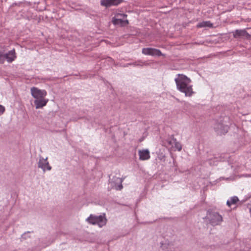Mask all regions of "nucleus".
I'll use <instances>...</instances> for the list:
<instances>
[{"mask_svg": "<svg viewBox=\"0 0 251 251\" xmlns=\"http://www.w3.org/2000/svg\"><path fill=\"white\" fill-rule=\"evenodd\" d=\"M176 89L185 94L187 97H192L195 94L193 85L191 84V80L183 74H177L175 79Z\"/></svg>", "mask_w": 251, "mask_h": 251, "instance_id": "f257e3e1", "label": "nucleus"}, {"mask_svg": "<svg viewBox=\"0 0 251 251\" xmlns=\"http://www.w3.org/2000/svg\"><path fill=\"white\" fill-rule=\"evenodd\" d=\"M86 221L90 224L97 225L100 227H101L106 225L107 219L105 214L99 216L91 214L86 219Z\"/></svg>", "mask_w": 251, "mask_h": 251, "instance_id": "f03ea898", "label": "nucleus"}, {"mask_svg": "<svg viewBox=\"0 0 251 251\" xmlns=\"http://www.w3.org/2000/svg\"><path fill=\"white\" fill-rule=\"evenodd\" d=\"M207 217L211 225L215 226L219 225L223 221V218L219 213L215 212H209Z\"/></svg>", "mask_w": 251, "mask_h": 251, "instance_id": "7ed1b4c3", "label": "nucleus"}, {"mask_svg": "<svg viewBox=\"0 0 251 251\" xmlns=\"http://www.w3.org/2000/svg\"><path fill=\"white\" fill-rule=\"evenodd\" d=\"M225 122L220 121L215 124L214 128L218 134H225L227 132L229 127L227 125L225 124Z\"/></svg>", "mask_w": 251, "mask_h": 251, "instance_id": "20e7f679", "label": "nucleus"}, {"mask_svg": "<svg viewBox=\"0 0 251 251\" xmlns=\"http://www.w3.org/2000/svg\"><path fill=\"white\" fill-rule=\"evenodd\" d=\"M30 91L31 96L35 100L45 97L47 95V92L46 90H41L35 87H32Z\"/></svg>", "mask_w": 251, "mask_h": 251, "instance_id": "39448f33", "label": "nucleus"}, {"mask_svg": "<svg viewBox=\"0 0 251 251\" xmlns=\"http://www.w3.org/2000/svg\"><path fill=\"white\" fill-rule=\"evenodd\" d=\"M2 57L3 58V63L5 60L8 63L12 62L17 58L15 49H13L6 53H3L2 52Z\"/></svg>", "mask_w": 251, "mask_h": 251, "instance_id": "423d86ee", "label": "nucleus"}, {"mask_svg": "<svg viewBox=\"0 0 251 251\" xmlns=\"http://www.w3.org/2000/svg\"><path fill=\"white\" fill-rule=\"evenodd\" d=\"M47 159V157L44 158L42 156H40L38 162V167L42 169L44 172H45L46 170L50 171L51 169V167Z\"/></svg>", "mask_w": 251, "mask_h": 251, "instance_id": "0eeeda50", "label": "nucleus"}, {"mask_svg": "<svg viewBox=\"0 0 251 251\" xmlns=\"http://www.w3.org/2000/svg\"><path fill=\"white\" fill-rule=\"evenodd\" d=\"M233 36L235 38L250 39L251 36L245 29H236L233 31Z\"/></svg>", "mask_w": 251, "mask_h": 251, "instance_id": "6e6552de", "label": "nucleus"}, {"mask_svg": "<svg viewBox=\"0 0 251 251\" xmlns=\"http://www.w3.org/2000/svg\"><path fill=\"white\" fill-rule=\"evenodd\" d=\"M142 52L145 55H151L153 56H159L163 55L159 50L152 48H143L142 49Z\"/></svg>", "mask_w": 251, "mask_h": 251, "instance_id": "1a4fd4ad", "label": "nucleus"}, {"mask_svg": "<svg viewBox=\"0 0 251 251\" xmlns=\"http://www.w3.org/2000/svg\"><path fill=\"white\" fill-rule=\"evenodd\" d=\"M124 178H120L118 177H114L111 183L112 188L116 190H121L123 189L122 182L124 181Z\"/></svg>", "mask_w": 251, "mask_h": 251, "instance_id": "9d476101", "label": "nucleus"}, {"mask_svg": "<svg viewBox=\"0 0 251 251\" xmlns=\"http://www.w3.org/2000/svg\"><path fill=\"white\" fill-rule=\"evenodd\" d=\"M123 0H100V5L106 7L117 6L120 4Z\"/></svg>", "mask_w": 251, "mask_h": 251, "instance_id": "9b49d317", "label": "nucleus"}, {"mask_svg": "<svg viewBox=\"0 0 251 251\" xmlns=\"http://www.w3.org/2000/svg\"><path fill=\"white\" fill-rule=\"evenodd\" d=\"M168 144L171 146L173 148L175 149L178 151H180L182 149V146L181 144L177 142L176 139L174 138L169 139L167 141Z\"/></svg>", "mask_w": 251, "mask_h": 251, "instance_id": "f8f14e48", "label": "nucleus"}, {"mask_svg": "<svg viewBox=\"0 0 251 251\" xmlns=\"http://www.w3.org/2000/svg\"><path fill=\"white\" fill-rule=\"evenodd\" d=\"M48 99H45V97H43L39 99L35 100L34 103L36 109H40L45 106L48 103Z\"/></svg>", "mask_w": 251, "mask_h": 251, "instance_id": "ddd939ff", "label": "nucleus"}, {"mask_svg": "<svg viewBox=\"0 0 251 251\" xmlns=\"http://www.w3.org/2000/svg\"><path fill=\"white\" fill-rule=\"evenodd\" d=\"M138 154L140 160H147L150 158V151L148 149L139 150L138 151Z\"/></svg>", "mask_w": 251, "mask_h": 251, "instance_id": "4468645a", "label": "nucleus"}, {"mask_svg": "<svg viewBox=\"0 0 251 251\" xmlns=\"http://www.w3.org/2000/svg\"><path fill=\"white\" fill-rule=\"evenodd\" d=\"M148 63H147L146 62L142 61L141 60H138L137 61L133 62V63H127L125 65H124V67H127L129 66H142L143 65H148Z\"/></svg>", "mask_w": 251, "mask_h": 251, "instance_id": "2eb2a0df", "label": "nucleus"}, {"mask_svg": "<svg viewBox=\"0 0 251 251\" xmlns=\"http://www.w3.org/2000/svg\"><path fill=\"white\" fill-rule=\"evenodd\" d=\"M125 15L124 14H118L116 15L115 17L113 18L112 22L114 25H121L124 21L121 19L120 18L121 17H124Z\"/></svg>", "mask_w": 251, "mask_h": 251, "instance_id": "dca6fc26", "label": "nucleus"}, {"mask_svg": "<svg viewBox=\"0 0 251 251\" xmlns=\"http://www.w3.org/2000/svg\"><path fill=\"white\" fill-rule=\"evenodd\" d=\"M198 28L201 27H212L213 26V24H212L210 21H203L200 23H199L197 25Z\"/></svg>", "mask_w": 251, "mask_h": 251, "instance_id": "f3484780", "label": "nucleus"}, {"mask_svg": "<svg viewBox=\"0 0 251 251\" xmlns=\"http://www.w3.org/2000/svg\"><path fill=\"white\" fill-rule=\"evenodd\" d=\"M172 245L168 241H165L161 243V248L164 251H170Z\"/></svg>", "mask_w": 251, "mask_h": 251, "instance_id": "a211bd4d", "label": "nucleus"}, {"mask_svg": "<svg viewBox=\"0 0 251 251\" xmlns=\"http://www.w3.org/2000/svg\"><path fill=\"white\" fill-rule=\"evenodd\" d=\"M239 201V199L237 197L233 196L227 201L226 204L230 207L232 204H236Z\"/></svg>", "mask_w": 251, "mask_h": 251, "instance_id": "6ab92c4d", "label": "nucleus"}, {"mask_svg": "<svg viewBox=\"0 0 251 251\" xmlns=\"http://www.w3.org/2000/svg\"><path fill=\"white\" fill-rule=\"evenodd\" d=\"M5 111V108L3 106L0 105V115H2Z\"/></svg>", "mask_w": 251, "mask_h": 251, "instance_id": "aec40b11", "label": "nucleus"}, {"mask_svg": "<svg viewBox=\"0 0 251 251\" xmlns=\"http://www.w3.org/2000/svg\"><path fill=\"white\" fill-rule=\"evenodd\" d=\"M2 52L0 51V63H3V58L2 57Z\"/></svg>", "mask_w": 251, "mask_h": 251, "instance_id": "412c9836", "label": "nucleus"}, {"mask_svg": "<svg viewBox=\"0 0 251 251\" xmlns=\"http://www.w3.org/2000/svg\"><path fill=\"white\" fill-rule=\"evenodd\" d=\"M183 102H184V105L186 106L187 107H188V106H189V105H190V104L187 102L184 101Z\"/></svg>", "mask_w": 251, "mask_h": 251, "instance_id": "4be33fe9", "label": "nucleus"}, {"mask_svg": "<svg viewBox=\"0 0 251 251\" xmlns=\"http://www.w3.org/2000/svg\"><path fill=\"white\" fill-rule=\"evenodd\" d=\"M108 60L109 61H110L111 63H113V60L112 58H110V57H109L108 58Z\"/></svg>", "mask_w": 251, "mask_h": 251, "instance_id": "5701e85b", "label": "nucleus"}, {"mask_svg": "<svg viewBox=\"0 0 251 251\" xmlns=\"http://www.w3.org/2000/svg\"><path fill=\"white\" fill-rule=\"evenodd\" d=\"M25 233L23 234L22 235V238H24V239H25Z\"/></svg>", "mask_w": 251, "mask_h": 251, "instance_id": "b1692460", "label": "nucleus"}]
</instances>
